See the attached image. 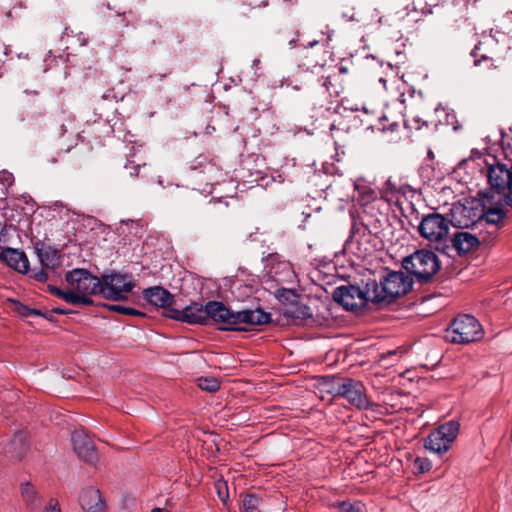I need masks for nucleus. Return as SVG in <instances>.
I'll list each match as a JSON object with an SVG mask.
<instances>
[{
  "instance_id": "obj_14",
  "label": "nucleus",
  "mask_w": 512,
  "mask_h": 512,
  "mask_svg": "<svg viewBox=\"0 0 512 512\" xmlns=\"http://www.w3.org/2000/svg\"><path fill=\"white\" fill-rule=\"evenodd\" d=\"M481 220L480 211L462 204L453 205L451 209V224L458 228H468Z\"/></svg>"
},
{
  "instance_id": "obj_46",
  "label": "nucleus",
  "mask_w": 512,
  "mask_h": 512,
  "mask_svg": "<svg viewBox=\"0 0 512 512\" xmlns=\"http://www.w3.org/2000/svg\"><path fill=\"white\" fill-rule=\"evenodd\" d=\"M340 71H341L342 73H344V72L346 71V68L342 67V68H340Z\"/></svg>"
},
{
  "instance_id": "obj_41",
  "label": "nucleus",
  "mask_w": 512,
  "mask_h": 512,
  "mask_svg": "<svg viewBox=\"0 0 512 512\" xmlns=\"http://www.w3.org/2000/svg\"><path fill=\"white\" fill-rule=\"evenodd\" d=\"M32 316H43L42 312L37 309L31 310Z\"/></svg>"
},
{
  "instance_id": "obj_40",
  "label": "nucleus",
  "mask_w": 512,
  "mask_h": 512,
  "mask_svg": "<svg viewBox=\"0 0 512 512\" xmlns=\"http://www.w3.org/2000/svg\"><path fill=\"white\" fill-rule=\"evenodd\" d=\"M53 312H55L57 314H61V315L67 314V311L60 309V308L53 309Z\"/></svg>"
},
{
  "instance_id": "obj_12",
  "label": "nucleus",
  "mask_w": 512,
  "mask_h": 512,
  "mask_svg": "<svg viewBox=\"0 0 512 512\" xmlns=\"http://www.w3.org/2000/svg\"><path fill=\"white\" fill-rule=\"evenodd\" d=\"M207 320L210 318L217 323L225 324L221 327L224 331H242L240 327H235V313L228 309L222 302L209 301L206 304Z\"/></svg>"
},
{
  "instance_id": "obj_43",
  "label": "nucleus",
  "mask_w": 512,
  "mask_h": 512,
  "mask_svg": "<svg viewBox=\"0 0 512 512\" xmlns=\"http://www.w3.org/2000/svg\"><path fill=\"white\" fill-rule=\"evenodd\" d=\"M259 63H260L259 59H255V60L253 61V65H252V67H253V68H255V69H258V65H259Z\"/></svg>"
},
{
  "instance_id": "obj_29",
  "label": "nucleus",
  "mask_w": 512,
  "mask_h": 512,
  "mask_svg": "<svg viewBox=\"0 0 512 512\" xmlns=\"http://www.w3.org/2000/svg\"><path fill=\"white\" fill-rule=\"evenodd\" d=\"M199 387L202 390L214 392L217 391L220 387V384L215 378H200L199 379Z\"/></svg>"
},
{
  "instance_id": "obj_10",
  "label": "nucleus",
  "mask_w": 512,
  "mask_h": 512,
  "mask_svg": "<svg viewBox=\"0 0 512 512\" xmlns=\"http://www.w3.org/2000/svg\"><path fill=\"white\" fill-rule=\"evenodd\" d=\"M165 316L188 324H206V305L193 302L181 310L168 309L165 311Z\"/></svg>"
},
{
  "instance_id": "obj_11",
  "label": "nucleus",
  "mask_w": 512,
  "mask_h": 512,
  "mask_svg": "<svg viewBox=\"0 0 512 512\" xmlns=\"http://www.w3.org/2000/svg\"><path fill=\"white\" fill-rule=\"evenodd\" d=\"M340 390V397L345 398L350 404L358 409L366 410L369 408L370 403L365 394V389L360 381L352 378H345L342 386H338Z\"/></svg>"
},
{
  "instance_id": "obj_37",
  "label": "nucleus",
  "mask_w": 512,
  "mask_h": 512,
  "mask_svg": "<svg viewBox=\"0 0 512 512\" xmlns=\"http://www.w3.org/2000/svg\"><path fill=\"white\" fill-rule=\"evenodd\" d=\"M31 310L32 309L27 306H21V308L19 309V312L22 316L30 317V316H32Z\"/></svg>"
},
{
  "instance_id": "obj_17",
  "label": "nucleus",
  "mask_w": 512,
  "mask_h": 512,
  "mask_svg": "<svg viewBox=\"0 0 512 512\" xmlns=\"http://www.w3.org/2000/svg\"><path fill=\"white\" fill-rule=\"evenodd\" d=\"M0 260L20 273H27L29 271V260L21 250L4 248L1 251Z\"/></svg>"
},
{
  "instance_id": "obj_1",
  "label": "nucleus",
  "mask_w": 512,
  "mask_h": 512,
  "mask_svg": "<svg viewBox=\"0 0 512 512\" xmlns=\"http://www.w3.org/2000/svg\"><path fill=\"white\" fill-rule=\"evenodd\" d=\"M489 189L478 193L482 209L481 219L488 224L498 225L504 219V207L512 208V166L496 162L487 169Z\"/></svg>"
},
{
  "instance_id": "obj_15",
  "label": "nucleus",
  "mask_w": 512,
  "mask_h": 512,
  "mask_svg": "<svg viewBox=\"0 0 512 512\" xmlns=\"http://www.w3.org/2000/svg\"><path fill=\"white\" fill-rule=\"evenodd\" d=\"M34 249L43 268L54 270L60 266L61 255L56 248L42 241H37L34 244Z\"/></svg>"
},
{
  "instance_id": "obj_24",
  "label": "nucleus",
  "mask_w": 512,
  "mask_h": 512,
  "mask_svg": "<svg viewBox=\"0 0 512 512\" xmlns=\"http://www.w3.org/2000/svg\"><path fill=\"white\" fill-rule=\"evenodd\" d=\"M21 493L23 500L31 508H37L40 505L38 493L30 483L22 484Z\"/></svg>"
},
{
  "instance_id": "obj_44",
  "label": "nucleus",
  "mask_w": 512,
  "mask_h": 512,
  "mask_svg": "<svg viewBox=\"0 0 512 512\" xmlns=\"http://www.w3.org/2000/svg\"><path fill=\"white\" fill-rule=\"evenodd\" d=\"M151 512H163L161 508H154Z\"/></svg>"
},
{
  "instance_id": "obj_8",
  "label": "nucleus",
  "mask_w": 512,
  "mask_h": 512,
  "mask_svg": "<svg viewBox=\"0 0 512 512\" xmlns=\"http://www.w3.org/2000/svg\"><path fill=\"white\" fill-rule=\"evenodd\" d=\"M334 300L348 311H356L372 302V288L369 281L364 288L355 285H343L333 292Z\"/></svg>"
},
{
  "instance_id": "obj_33",
  "label": "nucleus",
  "mask_w": 512,
  "mask_h": 512,
  "mask_svg": "<svg viewBox=\"0 0 512 512\" xmlns=\"http://www.w3.org/2000/svg\"><path fill=\"white\" fill-rule=\"evenodd\" d=\"M414 463L420 473L427 472L431 469V462L427 458L417 457Z\"/></svg>"
},
{
  "instance_id": "obj_47",
  "label": "nucleus",
  "mask_w": 512,
  "mask_h": 512,
  "mask_svg": "<svg viewBox=\"0 0 512 512\" xmlns=\"http://www.w3.org/2000/svg\"><path fill=\"white\" fill-rule=\"evenodd\" d=\"M506 15H507V16H510V15H512V11H510V12H507V14H506Z\"/></svg>"
},
{
  "instance_id": "obj_38",
  "label": "nucleus",
  "mask_w": 512,
  "mask_h": 512,
  "mask_svg": "<svg viewBox=\"0 0 512 512\" xmlns=\"http://www.w3.org/2000/svg\"><path fill=\"white\" fill-rule=\"evenodd\" d=\"M322 85L326 88L327 91H330V85H331L330 76H328L324 79Z\"/></svg>"
},
{
  "instance_id": "obj_2",
  "label": "nucleus",
  "mask_w": 512,
  "mask_h": 512,
  "mask_svg": "<svg viewBox=\"0 0 512 512\" xmlns=\"http://www.w3.org/2000/svg\"><path fill=\"white\" fill-rule=\"evenodd\" d=\"M69 289L62 290L54 285H48V291L56 297L73 305H92L91 295L101 294V279L86 269H73L66 273Z\"/></svg>"
},
{
  "instance_id": "obj_34",
  "label": "nucleus",
  "mask_w": 512,
  "mask_h": 512,
  "mask_svg": "<svg viewBox=\"0 0 512 512\" xmlns=\"http://www.w3.org/2000/svg\"><path fill=\"white\" fill-rule=\"evenodd\" d=\"M43 512H62L58 500L55 498H50L45 505Z\"/></svg>"
},
{
  "instance_id": "obj_9",
  "label": "nucleus",
  "mask_w": 512,
  "mask_h": 512,
  "mask_svg": "<svg viewBox=\"0 0 512 512\" xmlns=\"http://www.w3.org/2000/svg\"><path fill=\"white\" fill-rule=\"evenodd\" d=\"M134 288L131 277L127 274L111 273L103 275L101 279V294L114 301L126 299Z\"/></svg>"
},
{
  "instance_id": "obj_28",
  "label": "nucleus",
  "mask_w": 512,
  "mask_h": 512,
  "mask_svg": "<svg viewBox=\"0 0 512 512\" xmlns=\"http://www.w3.org/2000/svg\"><path fill=\"white\" fill-rule=\"evenodd\" d=\"M479 46H475V48L471 51V56L474 58V65L479 66L482 62H488V68H495V64L492 58L487 55H478Z\"/></svg>"
},
{
  "instance_id": "obj_23",
  "label": "nucleus",
  "mask_w": 512,
  "mask_h": 512,
  "mask_svg": "<svg viewBox=\"0 0 512 512\" xmlns=\"http://www.w3.org/2000/svg\"><path fill=\"white\" fill-rule=\"evenodd\" d=\"M27 449V433L19 431L10 442V451L17 459H22Z\"/></svg>"
},
{
  "instance_id": "obj_22",
  "label": "nucleus",
  "mask_w": 512,
  "mask_h": 512,
  "mask_svg": "<svg viewBox=\"0 0 512 512\" xmlns=\"http://www.w3.org/2000/svg\"><path fill=\"white\" fill-rule=\"evenodd\" d=\"M318 44V41L314 40L309 42V47H305L300 53V59L298 61V66L305 69L310 70L312 68L323 67V62L325 61L323 57H320L316 51L312 48Z\"/></svg>"
},
{
  "instance_id": "obj_21",
  "label": "nucleus",
  "mask_w": 512,
  "mask_h": 512,
  "mask_svg": "<svg viewBox=\"0 0 512 512\" xmlns=\"http://www.w3.org/2000/svg\"><path fill=\"white\" fill-rule=\"evenodd\" d=\"M271 315L261 309L242 310L235 313V327L245 323L249 325H262L270 322Z\"/></svg>"
},
{
  "instance_id": "obj_45",
  "label": "nucleus",
  "mask_w": 512,
  "mask_h": 512,
  "mask_svg": "<svg viewBox=\"0 0 512 512\" xmlns=\"http://www.w3.org/2000/svg\"><path fill=\"white\" fill-rule=\"evenodd\" d=\"M263 6H267L268 5V1L265 0L263 3H262Z\"/></svg>"
},
{
  "instance_id": "obj_13",
  "label": "nucleus",
  "mask_w": 512,
  "mask_h": 512,
  "mask_svg": "<svg viewBox=\"0 0 512 512\" xmlns=\"http://www.w3.org/2000/svg\"><path fill=\"white\" fill-rule=\"evenodd\" d=\"M74 451L84 461L93 463L97 460L95 445L91 438L82 430H76L71 436Z\"/></svg>"
},
{
  "instance_id": "obj_20",
  "label": "nucleus",
  "mask_w": 512,
  "mask_h": 512,
  "mask_svg": "<svg viewBox=\"0 0 512 512\" xmlns=\"http://www.w3.org/2000/svg\"><path fill=\"white\" fill-rule=\"evenodd\" d=\"M449 243H451V246L461 255L477 248L480 241L475 235L466 231H460L449 239Z\"/></svg>"
},
{
  "instance_id": "obj_39",
  "label": "nucleus",
  "mask_w": 512,
  "mask_h": 512,
  "mask_svg": "<svg viewBox=\"0 0 512 512\" xmlns=\"http://www.w3.org/2000/svg\"><path fill=\"white\" fill-rule=\"evenodd\" d=\"M342 17L346 20H349V21H353L355 20L354 18V13H348V12H345L342 14Z\"/></svg>"
},
{
  "instance_id": "obj_19",
  "label": "nucleus",
  "mask_w": 512,
  "mask_h": 512,
  "mask_svg": "<svg viewBox=\"0 0 512 512\" xmlns=\"http://www.w3.org/2000/svg\"><path fill=\"white\" fill-rule=\"evenodd\" d=\"M80 504L86 512H104L105 502L101 493L94 487L86 488L80 496Z\"/></svg>"
},
{
  "instance_id": "obj_48",
  "label": "nucleus",
  "mask_w": 512,
  "mask_h": 512,
  "mask_svg": "<svg viewBox=\"0 0 512 512\" xmlns=\"http://www.w3.org/2000/svg\"><path fill=\"white\" fill-rule=\"evenodd\" d=\"M508 167L512 166V164H506Z\"/></svg>"
},
{
  "instance_id": "obj_3",
  "label": "nucleus",
  "mask_w": 512,
  "mask_h": 512,
  "mask_svg": "<svg viewBox=\"0 0 512 512\" xmlns=\"http://www.w3.org/2000/svg\"><path fill=\"white\" fill-rule=\"evenodd\" d=\"M372 288V303L390 304L396 298L406 294L412 288V280L403 272L392 271L384 276L380 283L369 280Z\"/></svg>"
},
{
  "instance_id": "obj_4",
  "label": "nucleus",
  "mask_w": 512,
  "mask_h": 512,
  "mask_svg": "<svg viewBox=\"0 0 512 512\" xmlns=\"http://www.w3.org/2000/svg\"><path fill=\"white\" fill-rule=\"evenodd\" d=\"M450 220L440 213L425 215L419 223L418 231L421 237L435 244V249L448 254Z\"/></svg>"
},
{
  "instance_id": "obj_6",
  "label": "nucleus",
  "mask_w": 512,
  "mask_h": 512,
  "mask_svg": "<svg viewBox=\"0 0 512 512\" xmlns=\"http://www.w3.org/2000/svg\"><path fill=\"white\" fill-rule=\"evenodd\" d=\"M483 329L479 321L472 315H458L446 329L445 337L452 343L466 344L483 337Z\"/></svg>"
},
{
  "instance_id": "obj_18",
  "label": "nucleus",
  "mask_w": 512,
  "mask_h": 512,
  "mask_svg": "<svg viewBox=\"0 0 512 512\" xmlns=\"http://www.w3.org/2000/svg\"><path fill=\"white\" fill-rule=\"evenodd\" d=\"M143 297L150 304L164 308L166 311L171 309L174 296L166 289L160 286L149 287L143 290Z\"/></svg>"
},
{
  "instance_id": "obj_27",
  "label": "nucleus",
  "mask_w": 512,
  "mask_h": 512,
  "mask_svg": "<svg viewBox=\"0 0 512 512\" xmlns=\"http://www.w3.org/2000/svg\"><path fill=\"white\" fill-rule=\"evenodd\" d=\"M14 183V176L12 173L3 170L0 172V198L7 195L8 188Z\"/></svg>"
},
{
  "instance_id": "obj_5",
  "label": "nucleus",
  "mask_w": 512,
  "mask_h": 512,
  "mask_svg": "<svg viewBox=\"0 0 512 512\" xmlns=\"http://www.w3.org/2000/svg\"><path fill=\"white\" fill-rule=\"evenodd\" d=\"M402 266L417 282L427 283L440 269V262L434 252L421 249L405 257Z\"/></svg>"
},
{
  "instance_id": "obj_30",
  "label": "nucleus",
  "mask_w": 512,
  "mask_h": 512,
  "mask_svg": "<svg viewBox=\"0 0 512 512\" xmlns=\"http://www.w3.org/2000/svg\"><path fill=\"white\" fill-rule=\"evenodd\" d=\"M109 309L111 311L119 312V313L126 314V315H138V316L144 315L142 312H140L134 308L124 307L122 305H110Z\"/></svg>"
},
{
  "instance_id": "obj_16",
  "label": "nucleus",
  "mask_w": 512,
  "mask_h": 512,
  "mask_svg": "<svg viewBox=\"0 0 512 512\" xmlns=\"http://www.w3.org/2000/svg\"><path fill=\"white\" fill-rule=\"evenodd\" d=\"M267 266H270V273L277 281H291L294 277L292 265L289 261L281 260L277 253L267 256Z\"/></svg>"
},
{
  "instance_id": "obj_42",
  "label": "nucleus",
  "mask_w": 512,
  "mask_h": 512,
  "mask_svg": "<svg viewBox=\"0 0 512 512\" xmlns=\"http://www.w3.org/2000/svg\"><path fill=\"white\" fill-rule=\"evenodd\" d=\"M79 40H80V45L84 46L87 44V39L83 35H80Z\"/></svg>"
},
{
  "instance_id": "obj_7",
  "label": "nucleus",
  "mask_w": 512,
  "mask_h": 512,
  "mask_svg": "<svg viewBox=\"0 0 512 512\" xmlns=\"http://www.w3.org/2000/svg\"><path fill=\"white\" fill-rule=\"evenodd\" d=\"M460 430L457 420H449L433 430L425 440V448L433 453L442 455L446 453L456 440Z\"/></svg>"
},
{
  "instance_id": "obj_35",
  "label": "nucleus",
  "mask_w": 512,
  "mask_h": 512,
  "mask_svg": "<svg viewBox=\"0 0 512 512\" xmlns=\"http://www.w3.org/2000/svg\"><path fill=\"white\" fill-rule=\"evenodd\" d=\"M275 295L279 300L288 301L289 297L294 294L291 289L281 288L276 291Z\"/></svg>"
},
{
  "instance_id": "obj_31",
  "label": "nucleus",
  "mask_w": 512,
  "mask_h": 512,
  "mask_svg": "<svg viewBox=\"0 0 512 512\" xmlns=\"http://www.w3.org/2000/svg\"><path fill=\"white\" fill-rule=\"evenodd\" d=\"M215 489L220 500L225 502L229 497L227 483L225 481L219 480L215 482Z\"/></svg>"
},
{
  "instance_id": "obj_26",
  "label": "nucleus",
  "mask_w": 512,
  "mask_h": 512,
  "mask_svg": "<svg viewBox=\"0 0 512 512\" xmlns=\"http://www.w3.org/2000/svg\"><path fill=\"white\" fill-rule=\"evenodd\" d=\"M262 499L255 494H248L243 499V512H256L260 508Z\"/></svg>"
},
{
  "instance_id": "obj_36",
  "label": "nucleus",
  "mask_w": 512,
  "mask_h": 512,
  "mask_svg": "<svg viewBox=\"0 0 512 512\" xmlns=\"http://www.w3.org/2000/svg\"><path fill=\"white\" fill-rule=\"evenodd\" d=\"M44 269L42 267V269L33 272L32 277L38 282H45L48 279V275Z\"/></svg>"
},
{
  "instance_id": "obj_25",
  "label": "nucleus",
  "mask_w": 512,
  "mask_h": 512,
  "mask_svg": "<svg viewBox=\"0 0 512 512\" xmlns=\"http://www.w3.org/2000/svg\"><path fill=\"white\" fill-rule=\"evenodd\" d=\"M345 378L338 376H327L323 378L322 387L323 390L327 393H330L334 396H340V388L338 386H342Z\"/></svg>"
},
{
  "instance_id": "obj_32",
  "label": "nucleus",
  "mask_w": 512,
  "mask_h": 512,
  "mask_svg": "<svg viewBox=\"0 0 512 512\" xmlns=\"http://www.w3.org/2000/svg\"><path fill=\"white\" fill-rule=\"evenodd\" d=\"M339 512H363L360 504H353L348 501H342L337 505Z\"/></svg>"
}]
</instances>
